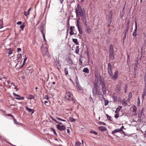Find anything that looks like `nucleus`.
Masks as SVG:
<instances>
[{
  "mask_svg": "<svg viewBox=\"0 0 146 146\" xmlns=\"http://www.w3.org/2000/svg\"><path fill=\"white\" fill-rule=\"evenodd\" d=\"M109 52V54H113L114 53V49L113 48V46L112 44L110 45Z\"/></svg>",
  "mask_w": 146,
  "mask_h": 146,
  "instance_id": "obj_13",
  "label": "nucleus"
},
{
  "mask_svg": "<svg viewBox=\"0 0 146 146\" xmlns=\"http://www.w3.org/2000/svg\"><path fill=\"white\" fill-rule=\"evenodd\" d=\"M13 94L15 96V98L18 100H23L24 99V97H21L19 95L15 93H13Z\"/></svg>",
  "mask_w": 146,
  "mask_h": 146,
  "instance_id": "obj_8",
  "label": "nucleus"
},
{
  "mask_svg": "<svg viewBox=\"0 0 146 146\" xmlns=\"http://www.w3.org/2000/svg\"><path fill=\"white\" fill-rule=\"evenodd\" d=\"M78 31H79L80 34H82V30L81 28V27H78Z\"/></svg>",
  "mask_w": 146,
  "mask_h": 146,
  "instance_id": "obj_30",
  "label": "nucleus"
},
{
  "mask_svg": "<svg viewBox=\"0 0 146 146\" xmlns=\"http://www.w3.org/2000/svg\"><path fill=\"white\" fill-rule=\"evenodd\" d=\"M29 98L30 99H33L35 98V97L34 96L32 95H30L29 96Z\"/></svg>",
  "mask_w": 146,
  "mask_h": 146,
  "instance_id": "obj_29",
  "label": "nucleus"
},
{
  "mask_svg": "<svg viewBox=\"0 0 146 146\" xmlns=\"http://www.w3.org/2000/svg\"><path fill=\"white\" fill-rule=\"evenodd\" d=\"M108 72L110 75V77L111 79H113V80H116L117 79L118 71L117 70H115L114 72V74L113 75L111 65L110 63H109L108 64Z\"/></svg>",
  "mask_w": 146,
  "mask_h": 146,
  "instance_id": "obj_3",
  "label": "nucleus"
},
{
  "mask_svg": "<svg viewBox=\"0 0 146 146\" xmlns=\"http://www.w3.org/2000/svg\"><path fill=\"white\" fill-rule=\"evenodd\" d=\"M109 57L110 59L113 60L114 59V56L113 54H109Z\"/></svg>",
  "mask_w": 146,
  "mask_h": 146,
  "instance_id": "obj_24",
  "label": "nucleus"
},
{
  "mask_svg": "<svg viewBox=\"0 0 146 146\" xmlns=\"http://www.w3.org/2000/svg\"><path fill=\"white\" fill-rule=\"evenodd\" d=\"M83 72L87 73H88L89 72V70L88 68H86L83 69Z\"/></svg>",
  "mask_w": 146,
  "mask_h": 146,
  "instance_id": "obj_21",
  "label": "nucleus"
},
{
  "mask_svg": "<svg viewBox=\"0 0 146 146\" xmlns=\"http://www.w3.org/2000/svg\"><path fill=\"white\" fill-rule=\"evenodd\" d=\"M108 103H109V102L108 101H106V102H105L104 105L105 106H106L108 104Z\"/></svg>",
  "mask_w": 146,
  "mask_h": 146,
  "instance_id": "obj_55",
  "label": "nucleus"
},
{
  "mask_svg": "<svg viewBox=\"0 0 146 146\" xmlns=\"http://www.w3.org/2000/svg\"><path fill=\"white\" fill-rule=\"evenodd\" d=\"M86 18L83 20L82 21L84 23V25L85 26V28L86 29V30H87V29H89L90 28V27L89 26H88L87 25V24L86 23L87 21H86Z\"/></svg>",
  "mask_w": 146,
  "mask_h": 146,
  "instance_id": "obj_11",
  "label": "nucleus"
},
{
  "mask_svg": "<svg viewBox=\"0 0 146 146\" xmlns=\"http://www.w3.org/2000/svg\"><path fill=\"white\" fill-rule=\"evenodd\" d=\"M144 110H145L144 108V107H143L142 108L141 110V112H143V111H144Z\"/></svg>",
  "mask_w": 146,
  "mask_h": 146,
  "instance_id": "obj_61",
  "label": "nucleus"
},
{
  "mask_svg": "<svg viewBox=\"0 0 146 146\" xmlns=\"http://www.w3.org/2000/svg\"><path fill=\"white\" fill-rule=\"evenodd\" d=\"M122 106H119L116 109L115 111V113L118 112V111L120 110L122 108Z\"/></svg>",
  "mask_w": 146,
  "mask_h": 146,
  "instance_id": "obj_23",
  "label": "nucleus"
},
{
  "mask_svg": "<svg viewBox=\"0 0 146 146\" xmlns=\"http://www.w3.org/2000/svg\"><path fill=\"white\" fill-rule=\"evenodd\" d=\"M56 119H58V120H60V121H62V119H61V118H58V117H56Z\"/></svg>",
  "mask_w": 146,
  "mask_h": 146,
  "instance_id": "obj_64",
  "label": "nucleus"
},
{
  "mask_svg": "<svg viewBox=\"0 0 146 146\" xmlns=\"http://www.w3.org/2000/svg\"><path fill=\"white\" fill-rule=\"evenodd\" d=\"M135 29L134 30L133 33L132 34V35L134 36H136L137 35V24L136 21H135Z\"/></svg>",
  "mask_w": 146,
  "mask_h": 146,
  "instance_id": "obj_10",
  "label": "nucleus"
},
{
  "mask_svg": "<svg viewBox=\"0 0 146 146\" xmlns=\"http://www.w3.org/2000/svg\"><path fill=\"white\" fill-rule=\"evenodd\" d=\"M13 119L14 123L15 124H19L17 122L16 119H15L14 117Z\"/></svg>",
  "mask_w": 146,
  "mask_h": 146,
  "instance_id": "obj_39",
  "label": "nucleus"
},
{
  "mask_svg": "<svg viewBox=\"0 0 146 146\" xmlns=\"http://www.w3.org/2000/svg\"><path fill=\"white\" fill-rule=\"evenodd\" d=\"M116 114L115 115L114 117L115 118H117L119 117V114L118 112L115 113Z\"/></svg>",
  "mask_w": 146,
  "mask_h": 146,
  "instance_id": "obj_41",
  "label": "nucleus"
},
{
  "mask_svg": "<svg viewBox=\"0 0 146 146\" xmlns=\"http://www.w3.org/2000/svg\"><path fill=\"white\" fill-rule=\"evenodd\" d=\"M17 52H19V51H21V49L20 48H18L17 49Z\"/></svg>",
  "mask_w": 146,
  "mask_h": 146,
  "instance_id": "obj_63",
  "label": "nucleus"
},
{
  "mask_svg": "<svg viewBox=\"0 0 146 146\" xmlns=\"http://www.w3.org/2000/svg\"><path fill=\"white\" fill-rule=\"evenodd\" d=\"M57 129L60 131H63L65 129V126L64 125H63L60 126V125L58 124L57 125Z\"/></svg>",
  "mask_w": 146,
  "mask_h": 146,
  "instance_id": "obj_9",
  "label": "nucleus"
},
{
  "mask_svg": "<svg viewBox=\"0 0 146 146\" xmlns=\"http://www.w3.org/2000/svg\"><path fill=\"white\" fill-rule=\"evenodd\" d=\"M31 9V8H29L27 11V15H29V11Z\"/></svg>",
  "mask_w": 146,
  "mask_h": 146,
  "instance_id": "obj_59",
  "label": "nucleus"
},
{
  "mask_svg": "<svg viewBox=\"0 0 146 146\" xmlns=\"http://www.w3.org/2000/svg\"><path fill=\"white\" fill-rule=\"evenodd\" d=\"M121 131V130H120L119 129H115L112 131V133L113 134Z\"/></svg>",
  "mask_w": 146,
  "mask_h": 146,
  "instance_id": "obj_26",
  "label": "nucleus"
},
{
  "mask_svg": "<svg viewBox=\"0 0 146 146\" xmlns=\"http://www.w3.org/2000/svg\"><path fill=\"white\" fill-rule=\"evenodd\" d=\"M75 10V12L77 17L80 16L82 17V20L86 18L85 11L83 9H82L81 6L79 4H78L77 5Z\"/></svg>",
  "mask_w": 146,
  "mask_h": 146,
  "instance_id": "obj_1",
  "label": "nucleus"
},
{
  "mask_svg": "<svg viewBox=\"0 0 146 146\" xmlns=\"http://www.w3.org/2000/svg\"><path fill=\"white\" fill-rule=\"evenodd\" d=\"M64 72L66 75H67L68 74V72L67 68H65L64 69Z\"/></svg>",
  "mask_w": 146,
  "mask_h": 146,
  "instance_id": "obj_34",
  "label": "nucleus"
},
{
  "mask_svg": "<svg viewBox=\"0 0 146 146\" xmlns=\"http://www.w3.org/2000/svg\"><path fill=\"white\" fill-rule=\"evenodd\" d=\"M69 120L70 121L72 122H74L76 121L75 119L71 117L69 118Z\"/></svg>",
  "mask_w": 146,
  "mask_h": 146,
  "instance_id": "obj_28",
  "label": "nucleus"
},
{
  "mask_svg": "<svg viewBox=\"0 0 146 146\" xmlns=\"http://www.w3.org/2000/svg\"><path fill=\"white\" fill-rule=\"evenodd\" d=\"M79 16V18L77 19V23H79V20H80V16Z\"/></svg>",
  "mask_w": 146,
  "mask_h": 146,
  "instance_id": "obj_56",
  "label": "nucleus"
},
{
  "mask_svg": "<svg viewBox=\"0 0 146 146\" xmlns=\"http://www.w3.org/2000/svg\"><path fill=\"white\" fill-rule=\"evenodd\" d=\"M138 59H136V60L135 63V65H134L135 70L137 68V65H138Z\"/></svg>",
  "mask_w": 146,
  "mask_h": 146,
  "instance_id": "obj_20",
  "label": "nucleus"
},
{
  "mask_svg": "<svg viewBox=\"0 0 146 146\" xmlns=\"http://www.w3.org/2000/svg\"><path fill=\"white\" fill-rule=\"evenodd\" d=\"M39 27H40V30L41 33L42 34H44V26L43 24H41L39 26Z\"/></svg>",
  "mask_w": 146,
  "mask_h": 146,
  "instance_id": "obj_17",
  "label": "nucleus"
},
{
  "mask_svg": "<svg viewBox=\"0 0 146 146\" xmlns=\"http://www.w3.org/2000/svg\"><path fill=\"white\" fill-rule=\"evenodd\" d=\"M100 83H98L101 84V86L102 88V90L103 92V93L104 94H106V85H105V82L103 78L101 76H100V80L99 82Z\"/></svg>",
  "mask_w": 146,
  "mask_h": 146,
  "instance_id": "obj_4",
  "label": "nucleus"
},
{
  "mask_svg": "<svg viewBox=\"0 0 146 146\" xmlns=\"http://www.w3.org/2000/svg\"><path fill=\"white\" fill-rule=\"evenodd\" d=\"M133 110L132 111V113L133 115L135 116H136L137 115V113H136V111H137V108L136 106L133 105Z\"/></svg>",
  "mask_w": 146,
  "mask_h": 146,
  "instance_id": "obj_12",
  "label": "nucleus"
},
{
  "mask_svg": "<svg viewBox=\"0 0 146 146\" xmlns=\"http://www.w3.org/2000/svg\"><path fill=\"white\" fill-rule=\"evenodd\" d=\"M140 100H139V97L138 98V101H137V104L139 106L140 104Z\"/></svg>",
  "mask_w": 146,
  "mask_h": 146,
  "instance_id": "obj_45",
  "label": "nucleus"
},
{
  "mask_svg": "<svg viewBox=\"0 0 146 146\" xmlns=\"http://www.w3.org/2000/svg\"><path fill=\"white\" fill-rule=\"evenodd\" d=\"M146 90L145 89H144L143 94L142 96V98L143 99H144V98L146 96Z\"/></svg>",
  "mask_w": 146,
  "mask_h": 146,
  "instance_id": "obj_19",
  "label": "nucleus"
},
{
  "mask_svg": "<svg viewBox=\"0 0 146 146\" xmlns=\"http://www.w3.org/2000/svg\"><path fill=\"white\" fill-rule=\"evenodd\" d=\"M79 52V49H76L75 52L76 54H78Z\"/></svg>",
  "mask_w": 146,
  "mask_h": 146,
  "instance_id": "obj_47",
  "label": "nucleus"
},
{
  "mask_svg": "<svg viewBox=\"0 0 146 146\" xmlns=\"http://www.w3.org/2000/svg\"><path fill=\"white\" fill-rule=\"evenodd\" d=\"M21 24V22L20 21H19L17 23V24L20 25Z\"/></svg>",
  "mask_w": 146,
  "mask_h": 146,
  "instance_id": "obj_60",
  "label": "nucleus"
},
{
  "mask_svg": "<svg viewBox=\"0 0 146 146\" xmlns=\"http://www.w3.org/2000/svg\"><path fill=\"white\" fill-rule=\"evenodd\" d=\"M12 52L13 51L12 50H9L8 53L9 54H11L12 53Z\"/></svg>",
  "mask_w": 146,
  "mask_h": 146,
  "instance_id": "obj_52",
  "label": "nucleus"
},
{
  "mask_svg": "<svg viewBox=\"0 0 146 146\" xmlns=\"http://www.w3.org/2000/svg\"><path fill=\"white\" fill-rule=\"evenodd\" d=\"M99 83H94V86L92 89V93L93 96H99L102 97L103 95L101 92L100 87V83L98 84Z\"/></svg>",
  "mask_w": 146,
  "mask_h": 146,
  "instance_id": "obj_2",
  "label": "nucleus"
},
{
  "mask_svg": "<svg viewBox=\"0 0 146 146\" xmlns=\"http://www.w3.org/2000/svg\"><path fill=\"white\" fill-rule=\"evenodd\" d=\"M122 104L124 106H126L127 104L125 100L124 99L122 101Z\"/></svg>",
  "mask_w": 146,
  "mask_h": 146,
  "instance_id": "obj_22",
  "label": "nucleus"
},
{
  "mask_svg": "<svg viewBox=\"0 0 146 146\" xmlns=\"http://www.w3.org/2000/svg\"><path fill=\"white\" fill-rule=\"evenodd\" d=\"M26 110L28 111L29 112L31 113V114L33 113L34 112V110L32 109H31L29 108L26 107Z\"/></svg>",
  "mask_w": 146,
  "mask_h": 146,
  "instance_id": "obj_18",
  "label": "nucleus"
},
{
  "mask_svg": "<svg viewBox=\"0 0 146 146\" xmlns=\"http://www.w3.org/2000/svg\"><path fill=\"white\" fill-rule=\"evenodd\" d=\"M72 41L73 42H74L76 44V45H79V43L78 42V40L77 39H74L73 38L72 39Z\"/></svg>",
  "mask_w": 146,
  "mask_h": 146,
  "instance_id": "obj_25",
  "label": "nucleus"
},
{
  "mask_svg": "<svg viewBox=\"0 0 146 146\" xmlns=\"http://www.w3.org/2000/svg\"><path fill=\"white\" fill-rule=\"evenodd\" d=\"M124 127L122 126L119 129L120 130H121V131H123V128Z\"/></svg>",
  "mask_w": 146,
  "mask_h": 146,
  "instance_id": "obj_58",
  "label": "nucleus"
},
{
  "mask_svg": "<svg viewBox=\"0 0 146 146\" xmlns=\"http://www.w3.org/2000/svg\"><path fill=\"white\" fill-rule=\"evenodd\" d=\"M129 28V27H128V26H126V28L125 29L124 33H125V34H127Z\"/></svg>",
  "mask_w": 146,
  "mask_h": 146,
  "instance_id": "obj_27",
  "label": "nucleus"
},
{
  "mask_svg": "<svg viewBox=\"0 0 146 146\" xmlns=\"http://www.w3.org/2000/svg\"><path fill=\"white\" fill-rule=\"evenodd\" d=\"M113 101L115 102L117 100V95L115 93L113 94L112 96Z\"/></svg>",
  "mask_w": 146,
  "mask_h": 146,
  "instance_id": "obj_16",
  "label": "nucleus"
},
{
  "mask_svg": "<svg viewBox=\"0 0 146 146\" xmlns=\"http://www.w3.org/2000/svg\"><path fill=\"white\" fill-rule=\"evenodd\" d=\"M144 114L143 112H140L138 114V118L140 119H142L144 117Z\"/></svg>",
  "mask_w": 146,
  "mask_h": 146,
  "instance_id": "obj_14",
  "label": "nucleus"
},
{
  "mask_svg": "<svg viewBox=\"0 0 146 146\" xmlns=\"http://www.w3.org/2000/svg\"><path fill=\"white\" fill-rule=\"evenodd\" d=\"M90 132L94 134L95 135H96L98 134V133L96 131L94 130H92L90 131Z\"/></svg>",
  "mask_w": 146,
  "mask_h": 146,
  "instance_id": "obj_33",
  "label": "nucleus"
},
{
  "mask_svg": "<svg viewBox=\"0 0 146 146\" xmlns=\"http://www.w3.org/2000/svg\"><path fill=\"white\" fill-rule=\"evenodd\" d=\"M50 129L53 131L54 133V134L55 135H57V134L56 133V132L55 130L53 128H51Z\"/></svg>",
  "mask_w": 146,
  "mask_h": 146,
  "instance_id": "obj_37",
  "label": "nucleus"
},
{
  "mask_svg": "<svg viewBox=\"0 0 146 146\" xmlns=\"http://www.w3.org/2000/svg\"><path fill=\"white\" fill-rule=\"evenodd\" d=\"M7 115L11 117L13 119L14 118V116L10 114H8Z\"/></svg>",
  "mask_w": 146,
  "mask_h": 146,
  "instance_id": "obj_54",
  "label": "nucleus"
},
{
  "mask_svg": "<svg viewBox=\"0 0 146 146\" xmlns=\"http://www.w3.org/2000/svg\"><path fill=\"white\" fill-rule=\"evenodd\" d=\"M145 82V87L144 88V89H145L146 90V82Z\"/></svg>",
  "mask_w": 146,
  "mask_h": 146,
  "instance_id": "obj_62",
  "label": "nucleus"
},
{
  "mask_svg": "<svg viewBox=\"0 0 146 146\" xmlns=\"http://www.w3.org/2000/svg\"><path fill=\"white\" fill-rule=\"evenodd\" d=\"M25 26V25H24V24H22L21 25V26H20V27L21 28V29L22 30H23L24 28V27Z\"/></svg>",
  "mask_w": 146,
  "mask_h": 146,
  "instance_id": "obj_42",
  "label": "nucleus"
},
{
  "mask_svg": "<svg viewBox=\"0 0 146 146\" xmlns=\"http://www.w3.org/2000/svg\"><path fill=\"white\" fill-rule=\"evenodd\" d=\"M65 98L66 100L69 101L72 100H73L72 95L70 92H66Z\"/></svg>",
  "mask_w": 146,
  "mask_h": 146,
  "instance_id": "obj_7",
  "label": "nucleus"
},
{
  "mask_svg": "<svg viewBox=\"0 0 146 146\" xmlns=\"http://www.w3.org/2000/svg\"><path fill=\"white\" fill-rule=\"evenodd\" d=\"M27 59V57H25L24 59V61H23V64L21 66H23V65H24L25 64V61H26V60Z\"/></svg>",
  "mask_w": 146,
  "mask_h": 146,
  "instance_id": "obj_46",
  "label": "nucleus"
},
{
  "mask_svg": "<svg viewBox=\"0 0 146 146\" xmlns=\"http://www.w3.org/2000/svg\"><path fill=\"white\" fill-rule=\"evenodd\" d=\"M98 123L99 125H106L105 123L102 121H99Z\"/></svg>",
  "mask_w": 146,
  "mask_h": 146,
  "instance_id": "obj_35",
  "label": "nucleus"
},
{
  "mask_svg": "<svg viewBox=\"0 0 146 146\" xmlns=\"http://www.w3.org/2000/svg\"><path fill=\"white\" fill-rule=\"evenodd\" d=\"M69 26H70V24H69V20H68V22H67V27L68 28V27H69Z\"/></svg>",
  "mask_w": 146,
  "mask_h": 146,
  "instance_id": "obj_53",
  "label": "nucleus"
},
{
  "mask_svg": "<svg viewBox=\"0 0 146 146\" xmlns=\"http://www.w3.org/2000/svg\"><path fill=\"white\" fill-rule=\"evenodd\" d=\"M86 32L88 33V34H90V33L92 31L91 28H90L89 29H87V30H86Z\"/></svg>",
  "mask_w": 146,
  "mask_h": 146,
  "instance_id": "obj_32",
  "label": "nucleus"
},
{
  "mask_svg": "<svg viewBox=\"0 0 146 146\" xmlns=\"http://www.w3.org/2000/svg\"><path fill=\"white\" fill-rule=\"evenodd\" d=\"M81 143L79 142H76L75 144V146H80Z\"/></svg>",
  "mask_w": 146,
  "mask_h": 146,
  "instance_id": "obj_40",
  "label": "nucleus"
},
{
  "mask_svg": "<svg viewBox=\"0 0 146 146\" xmlns=\"http://www.w3.org/2000/svg\"><path fill=\"white\" fill-rule=\"evenodd\" d=\"M98 129L102 131H105L107 130V128L103 126L99 127Z\"/></svg>",
  "mask_w": 146,
  "mask_h": 146,
  "instance_id": "obj_15",
  "label": "nucleus"
},
{
  "mask_svg": "<svg viewBox=\"0 0 146 146\" xmlns=\"http://www.w3.org/2000/svg\"><path fill=\"white\" fill-rule=\"evenodd\" d=\"M70 35H73L74 34L73 31H70Z\"/></svg>",
  "mask_w": 146,
  "mask_h": 146,
  "instance_id": "obj_50",
  "label": "nucleus"
},
{
  "mask_svg": "<svg viewBox=\"0 0 146 146\" xmlns=\"http://www.w3.org/2000/svg\"><path fill=\"white\" fill-rule=\"evenodd\" d=\"M125 93L127 92V84H126L125 86Z\"/></svg>",
  "mask_w": 146,
  "mask_h": 146,
  "instance_id": "obj_31",
  "label": "nucleus"
},
{
  "mask_svg": "<svg viewBox=\"0 0 146 146\" xmlns=\"http://www.w3.org/2000/svg\"><path fill=\"white\" fill-rule=\"evenodd\" d=\"M21 57V54H19L17 55V58L18 59H19Z\"/></svg>",
  "mask_w": 146,
  "mask_h": 146,
  "instance_id": "obj_48",
  "label": "nucleus"
},
{
  "mask_svg": "<svg viewBox=\"0 0 146 146\" xmlns=\"http://www.w3.org/2000/svg\"><path fill=\"white\" fill-rule=\"evenodd\" d=\"M126 34H125V33H124V36H123V42H124L125 39L126 38Z\"/></svg>",
  "mask_w": 146,
  "mask_h": 146,
  "instance_id": "obj_49",
  "label": "nucleus"
},
{
  "mask_svg": "<svg viewBox=\"0 0 146 146\" xmlns=\"http://www.w3.org/2000/svg\"><path fill=\"white\" fill-rule=\"evenodd\" d=\"M122 84L121 81H119L118 82L116 86L115 90L116 92L120 94L121 93V86Z\"/></svg>",
  "mask_w": 146,
  "mask_h": 146,
  "instance_id": "obj_6",
  "label": "nucleus"
},
{
  "mask_svg": "<svg viewBox=\"0 0 146 146\" xmlns=\"http://www.w3.org/2000/svg\"><path fill=\"white\" fill-rule=\"evenodd\" d=\"M75 27L74 26H71L70 27V31H73Z\"/></svg>",
  "mask_w": 146,
  "mask_h": 146,
  "instance_id": "obj_43",
  "label": "nucleus"
},
{
  "mask_svg": "<svg viewBox=\"0 0 146 146\" xmlns=\"http://www.w3.org/2000/svg\"><path fill=\"white\" fill-rule=\"evenodd\" d=\"M132 97V93L131 92H130L128 94V99L129 98H131Z\"/></svg>",
  "mask_w": 146,
  "mask_h": 146,
  "instance_id": "obj_36",
  "label": "nucleus"
},
{
  "mask_svg": "<svg viewBox=\"0 0 146 146\" xmlns=\"http://www.w3.org/2000/svg\"><path fill=\"white\" fill-rule=\"evenodd\" d=\"M89 99H90V101H92V102L93 103H94V100H93V99L92 98V97H91V96H90V98H89Z\"/></svg>",
  "mask_w": 146,
  "mask_h": 146,
  "instance_id": "obj_44",
  "label": "nucleus"
},
{
  "mask_svg": "<svg viewBox=\"0 0 146 146\" xmlns=\"http://www.w3.org/2000/svg\"><path fill=\"white\" fill-rule=\"evenodd\" d=\"M106 115L108 119H109V120L112 121V120L111 119V117L110 116H109L108 115V114H106Z\"/></svg>",
  "mask_w": 146,
  "mask_h": 146,
  "instance_id": "obj_38",
  "label": "nucleus"
},
{
  "mask_svg": "<svg viewBox=\"0 0 146 146\" xmlns=\"http://www.w3.org/2000/svg\"><path fill=\"white\" fill-rule=\"evenodd\" d=\"M3 25V21L0 20V26Z\"/></svg>",
  "mask_w": 146,
  "mask_h": 146,
  "instance_id": "obj_57",
  "label": "nucleus"
},
{
  "mask_svg": "<svg viewBox=\"0 0 146 146\" xmlns=\"http://www.w3.org/2000/svg\"><path fill=\"white\" fill-rule=\"evenodd\" d=\"M51 118H52V119L55 122H56V123H58V122L55 119L53 118L52 117H51Z\"/></svg>",
  "mask_w": 146,
  "mask_h": 146,
  "instance_id": "obj_51",
  "label": "nucleus"
},
{
  "mask_svg": "<svg viewBox=\"0 0 146 146\" xmlns=\"http://www.w3.org/2000/svg\"><path fill=\"white\" fill-rule=\"evenodd\" d=\"M94 75L95 79L94 83H99L100 78V74L98 73V70L97 69H96L95 70Z\"/></svg>",
  "mask_w": 146,
  "mask_h": 146,
  "instance_id": "obj_5",
  "label": "nucleus"
}]
</instances>
